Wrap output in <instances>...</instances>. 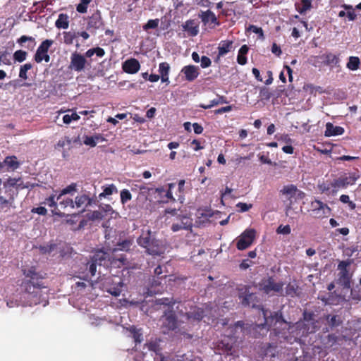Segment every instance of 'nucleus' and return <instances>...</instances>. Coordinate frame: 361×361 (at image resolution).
Listing matches in <instances>:
<instances>
[{
  "label": "nucleus",
  "instance_id": "nucleus-61",
  "mask_svg": "<svg viewBox=\"0 0 361 361\" xmlns=\"http://www.w3.org/2000/svg\"><path fill=\"white\" fill-rule=\"evenodd\" d=\"M290 232L291 228L289 225H280L276 229V233L279 234L288 235L290 233Z\"/></svg>",
  "mask_w": 361,
  "mask_h": 361
},
{
  "label": "nucleus",
  "instance_id": "nucleus-18",
  "mask_svg": "<svg viewBox=\"0 0 361 361\" xmlns=\"http://www.w3.org/2000/svg\"><path fill=\"white\" fill-rule=\"evenodd\" d=\"M233 41L231 40H222L219 44L218 47V55L215 60L216 62H218L220 59V57L226 55L228 53L232 47H233Z\"/></svg>",
  "mask_w": 361,
  "mask_h": 361
},
{
  "label": "nucleus",
  "instance_id": "nucleus-21",
  "mask_svg": "<svg viewBox=\"0 0 361 361\" xmlns=\"http://www.w3.org/2000/svg\"><path fill=\"white\" fill-rule=\"evenodd\" d=\"M192 228V221L186 216H183L180 223L173 224L171 226V230L173 232H177L181 229L191 230Z\"/></svg>",
  "mask_w": 361,
  "mask_h": 361
},
{
  "label": "nucleus",
  "instance_id": "nucleus-33",
  "mask_svg": "<svg viewBox=\"0 0 361 361\" xmlns=\"http://www.w3.org/2000/svg\"><path fill=\"white\" fill-rule=\"evenodd\" d=\"M99 140H103L101 135H96L94 136H85L83 140V142L85 145L94 147L97 145V142Z\"/></svg>",
  "mask_w": 361,
  "mask_h": 361
},
{
  "label": "nucleus",
  "instance_id": "nucleus-28",
  "mask_svg": "<svg viewBox=\"0 0 361 361\" xmlns=\"http://www.w3.org/2000/svg\"><path fill=\"white\" fill-rule=\"evenodd\" d=\"M248 51H249V47L246 44L243 45L240 48V49L238 51V56H237V62L240 65L243 66L247 63V57L245 56V55L247 54Z\"/></svg>",
  "mask_w": 361,
  "mask_h": 361
},
{
  "label": "nucleus",
  "instance_id": "nucleus-36",
  "mask_svg": "<svg viewBox=\"0 0 361 361\" xmlns=\"http://www.w3.org/2000/svg\"><path fill=\"white\" fill-rule=\"evenodd\" d=\"M76 191H77V183H72L71 184H70L69 185H68L67 187L64 188L63 189H62L61 190L60 193L56 197V200L57 201L59 200L63 195H65L67 194H71Z\"/></svg>",
  "mask_w": 361,
  "mask_h": 361
},
{
  "label": "nucleus",
  "instance_id": "nucleus-39",
  "mask_svg": "<svg viewBox=\"0 0 361 361\" xmlns=\"http://www.w3.org/2000/svg\"><path fill=\"white\" fill-rule=\"evenodd\" d=\"M281 192L288 196V198L290 200L295 197V192H297V187L293 184L288 185L283 187Z\"/></svg>",
  "mask_w": 361,
  "mask_h": 361
},
{
  "label": "nucleus",
  "instance_id": "nucleus-5",
  "mask_svg": "<svg viewBox=\"0 0 361 361\" xmlns=\"http://www.w3.org/2000/svg\"><path fill=\"white\" fill-rule=\"evenodd\" d=\"M174 187L173 183L169 184V189L165 190L163 187L156 189L149 188L146 186L140 187L142 192L152 191L157 195L155 198H157V202L159 203H167L169 201L175 202L176 199L173 197L171 188Z\"/></svg>",
  "mask_w": 361,
  "mask_h": 361
},
{
  "label": "nucleus",
  "instance_id": "nucleus-29",
  "mask_svg": "<svg viewBox=\"0 0 361 361\" xmlns=\"http://www.w3.org/2000/svg\"><path fill=\"white\" fill-rule=\"evenodd\" d=\"M183 29L188 32L191 36H196L198 34L199 28L193 20H188L183 25Z\"/></svg>",
  "mask_w": 361,
  "mask_h": 361
},
{
  "label": "nucleus",
  "instance_id": "nucleus-55",
  "mask_svg": "<svg viewBox=\"0 0 361 361\" xmlns=\"http://www.w3.org/2000/svg\"><path fill=\"white\" fill-rule=\"evenodd\" d=\"M159 19H150L147 21V23L143 26L144 30L147 31L149 29H155L159 25Z\"/></svg>",
  "mask_w": 361,
  "mask_h": 361
},
{
  "label": "nucleus",
  "instance_id": "nucleus-11",
  "mask_svg": "<svg viewBox=\"0 0 361 361\" xmlns=\"http://www.w3.org/2000/svg\"><path fill=\"white\" fill-rule=\"evenodd\" d=\"M205 313L202 308L192 307L185 313L187 320L192 324H198L204 317Z\"/></svg>",
  "mask_w": 361,
  "mask_h": 361
},
{
  "label": "nucleus",
  "instance_id": "nucleus-41",
  "mask_svg": "<svg viewBox=\"0 0 361 361\" xmlns=\"http://www.w3.org/2000/svg\"><path fill=\"white\" fill-rule=\"evenodd\" d=\"M123 287V283L121 281H119L117 283H115V286H111L109 288H106V291L110 293L111 295L114 296H118L120 295L122 290L121 288Z\"/></svg>",
  "mask_w": 361,
  "mask_h": 361
},
{
  "label": "nucleus",
  "instance_id": "nucleus-37",
  "mask_svg": "<svg viewBox=\"0 0 361 361\" xmlns=\"http://www.w3.org/2000/svg\"><path fill=\"white\" fill-rule=\"evenodd\" d=\"M331 185L332 187V190L331 191V193L334 195L336 194L339 188H345V183H343V180L342 178L340 176L339 178L334 179L331 183Z\"/></svg>",
  "mask_w": 361,
  "mask_h": 361
},
{
  "label": "nucleus",
  "instance_id": "nucleus-16",
  "mask_svg": "<svg viewBox=\"0 0 361 361\" xmlns=\"http://www.w3.org/2000/svg\"><path fill=\"white\" fill-rule=\"evenodd\" d=\"M54 40L52 39H45L39 44L36 53L34 56V59L36 61L43 55L48 54V51L50 47L53 45Z\"/></svg>",
  "mask_w": 361,
  "mask_h": 361
},
{
  "label": "nucleus",
  "instance_id": "nucleus-47",
  "mask_svg": "<svg viewBox=\"0 0 361 361\" xmlns=\"http://www.w3.org/2000/svg\"><path fill=\"white\" fill-rule=\"evenodd\" d=\"M246 31L252 32L258 35V38L259 39L264 40L265 38L262 28L255 25H250L249 27L246 29Z\"/></svg>",
  "mask_w": 361,
  "mask_h": 361
},
{
  "label": "nucleus",
  "instance_id": "nucleus-40",
  "mask_svg": "<svg viewBox=\"0 0 361 361\" xmlns=\"http://www.w3.org/2000/svg\"><path fill=\"white\" fill-rule=\"evenodd\" d=\"M339 280L344 288H349L350 287V277L348 270L341 271Z\"/></svg>",
  "mask_w": 361,
  "mask_h": 361
},
{
  "label": "nucleus",
  "instance_id": "nucleus-48",
  "mask_svg": "<svg viewBox=\"0 0 361 361\" xmlns=\"http://www.w3.org/2000/svg\"><path fill=\"white\" fill-rule=\"evenodd\" d=\"M32 68L30 63H25L20 66L19 71V77L23 80L27 79V72Z\"/></svg>",
  "mask_w": 361,
  "mask_h": 361
},
{
  "label": "nucleus",
  "instance_id": "nucleus-27",
  "mask_svg": "<svg viewBox=\"0 0 361 361\" xmlns=\"http://www.w3.org/2000/svg\"><path fill=\"white\" fill-rule=\"evenodd\" d=\"M341 177L345 183V186L347 188L348 185H353L355 184L357 180L360 178V176L357 173L353 172L341 176Z\"/></svg>",
  "mask_w": 361,
  "mask_h": 361
},
{
  "label": "nucleus",
  "instance_id": "nucleus-52",
  "mask_svg": "<svg viewBox=\"0 0 361 361\" xmlns=\"http://www.w3.org/2000/svg\"><path fill=\"white\" fill-rule=\"evenodd\" d=\"M56 247V244L55 243H49L46 245H41L39 247V250L42 254H49L53 252Z\"/></svg>",
  "mask_w": 361,
  "mask_h": 361
},
{
  "label": "nucleus",
  "instance_id": "nucleus-58",
  "mask_svg": "<svg viewBox=\"0 0 361 361\" xmlns=\"http://www.w3.org/2000/svg\"><path fill=\"white\" fill-rule=\"evenodd\" d=\"M175 300L169 299L168 298H164L159 300V304L168 306V308H172L173 310V305H175Z\"/></svg>",
  "mask_w": 361,
  "mask_h": 361
},
{
  "label": "nucleus",
  "instance_id": "nucleus-34",
  "mask_svg": "<svg viewBox=\"0 0 361 361\" xmlns=\"http://www.w3.org/2000/svg\"><path fill=\"white\" fill-rule=\"evenodd\" d=\"M326 320L331 328L337 327L342 323L338 315L328 314L326 316Z\"/></svg>",
  "mask_w": 361,
  "mask_h": 361
},
{
  "label": "nucleus",
  "instance_id": "nucleus-19",
  "mask_svg": "<svg viewBox=\"0 0 361 361\" xmlns=\"http://www.w3.org/2000/svg\"><path fill=\"white\" fill-rule=\"evenodd\" d=\"M103 25L100 12L97 11L90 18L87 22V28H93L97 30Z\"/></svg>",
  "mask_w": 361,
  "mask_h": 361
},
{
  "label": "nucleus",
  "instance_id": "nucleus-1",
  "mask_svg": "<svg viewBox=\"0 0 361 361\" xmlns=\"http://www.w3.org/2000/svg\"><path fill=\"white\" fill-rule=\"evenodd\" d=\"M25 279L20 284V299L26 305L32 306L47 302L48 287L44 282V276L37 271L35 267L23 269Z\"/></svg>",
  "mask_w": 361,
  "mask_h": 361
},
{
  "label": "nucleus",
  "instance_id": "nucleus-42",
  "mask_svg": "<svg viewBox=\"0 0 361 361\" xmlns=\"http://www.w3.org/2000/svg\"><path fill=\"white\" fill-rule=\"evenodd\" d=\"M94 54L98 57H103L105 55V51L103 48L98 47L90 49L85 52V56L87 58L92 57Z\"/></svg>",
  "mask_w": 361,
  "mask_h": 361
},
{
  "label": "nucleus",
  "instance_id": "nucleus-13",
  "mask_svg": "<svg viewBox=\"0 0 361 361\" xmlns=\"http://www.w3.org/2000/svg\"><path fill=\"white\" fill-rule=\"evenodd\" d=\"M185 76V80L192 82L200 75L199 68L194 65L185 66L180 71Z\"/></svg>",
  "mask_w": 361,
  "mask_h": 361
},
{
  "label": "nucleus",
  "instance_id": "nucleus-38",
  "mask_svg": "<svg viewBox=\"0 0 361 361\" xmlns=\"http://www.w3.org/2000/svg\"><path fill=\"white\" fill-rule=\"evenodd\" d=\"M26 42H30L27 44V48L29 49H32L35 46V38L32 37H28L26 35L21 36L19 39H18L17 42L20 45L23 46V44Z\"/></svg>",
  "mask_w": 361,
  "mask_h": 361
},
{
  "label": "nucleus",
  "instance_id": "nucleus-4",
  "mask_svg": "<svg viewBox=\"0 0 361 361\" xmlns=\"http://www.w3.org/2000/svg\"><path fill=\"white\" fill-rule=\"evenodd\" d=\"M251 287L250 286L241 285L238 288V298L243 307H252L253 308L257 307V303L259 302L256 293L250 292Z\"/></svg>",
  "mask_w": 361,
  "mask_h": 361
},
{
  "label": "nucleus",
  "instance_id": "nucleus-44",
  "mask_svg": "<svg viewBox=\"0 0 361 361\" xmlns=\"http://www.w3.org/2000/svg\"><path fill=\"white\" fill-rule=\"evenodd\" d=\"M63 43L67 45H71L73 43V40L78 37L75 32H63Z\"/></svg>",
  "mask_w": 361,
  "mask_h": 361
},
{
  "label": "nucleus",
  "instance_id": "nucleus-31",
  "mask_svg": "<svg viewBox=\"0 0 361 361\" xmlns=\"http://www.w3.org/2000/svg\"><path fill=\"white\" fill-rule=\"evenodd\" d=\"M4 163L8 167V170L11 169V171H15L20 166V163L16 156L6 157Z\"/></svg>",
  "mask_w": 361,
  "mask_h": 361
},
{
  "label": "nucleus",
  "instance_id": "nucleus-64",
  "mask_svg": "<svg viewBox=\"0 0 361 361\" xmlns=\"http://www.w3.org/2000/svg\"><path fill=\"white\" fill-rule=\"evenodd\" d=\"M358 288V286H357L355 288H353L351 289L350 291V298L353 300L360 301L361 300V293L360 291H357L356 288Z\"/></svg>",
  "mask_w": 361,
  "mask_h": 361
},
{
  "label": "nucleus",
  "instance_id": "nucleus-24",
  "mask_svg": "<svg viewBox=\"0 0 361 361\" xmlns=\"http://www.w3.org/2000/svg\"><path fill=\"white\" fill-rule=\"evenodd\" d=\"M324 59V64L331 67H340V59L332 53H327L322 56Z\"/></svg>",
  "mask_w": 361,
  "mask_h": 361
},
{
  "label": "nucleus",
  "instance_id": "nucleus-3",
  "mask_svg": "<svg viewBox=\"0 0 361 361\" xmlns=\"http://www.w3.org/2000/svg\"><path fill=\"white\" fill-rule=\"evenodd\" d=\"M161 329L164 334L175 331L178 326V319L176 314L172 308H167L161 317Z\"/></svg>",
  "mask_w": 361,
  "mask_h": 361
},
{
  "label": "nucleus",
  "instance_id": "nucleus-30",
  "mask_svg": "<svg viewBox=\"0 0 361 361\" xmlns=\"http://www.w3.org/2000/svg\"><path fill=\"white\" fill-rule=\"evenodd\" d=\"M133 244V239H125L121 242L117 243L116 247L114 249V251H126L128 252L130 250L131 246Z\"/></svg>",
  "mask_w": 361,
  "mask_h": 361
},
{
  "label": "nucleus",
  "instance_id": "nucleus-23",
  "mask_svg": "<svg viewBox=\"0 0 361 361\" xmlns=\"http://www.w3.org/2000/svg\"><path fill=\"white\" fill-rule=\"evenodd\" d=\"M14 196L13 194H10V197L8 199H6L3 196H0V212H8L11 207H13L14 203Z\"/></svg>",
  "mask_w": 361,
  "mask_h": 361
},
{
  "label": "nucleus",
  "instance_id": "nucleus-8",
  "mask_svg": "<svg viewBox=\"0 0 361 361\" xmlns=\"http://www.w3.org/2000/svg\"><path fill=\"white\" fill-rule=\"evenodd\" d=\"M259 286L261 290L269 294L271 292H281L284 284L282 282H276L273 277H269L267 279L262 280Z\"/></svg>",
  "mask_w": 361,
  "mask_h": 361
},
{
  "label": "nucleus",
  "instance_id": "nucleus-14",
  "mask_svg": "<svg viewBox=\"0 0 361 361\" xmlns=\"http://www.w3.org/2000/svg\"><path fill=\"white\" fill-rule=\"evenodd\" d=\"M123 71L128 74H135L137 73L140 68L139 61L134 58L127 59L122 64Z\"/></svg>",
  "mask_w": 361,
  "mask_h": 361
},
{
  "label": "nucleus",
  "instance_id": "nucleus-50",
  "mask_svg": "<svg viewBox=\"0 0 361 361\" xmlns=\"http://www.w3.org/2000/svg\"><path fill=\"white\" fill-rule=\"evenodd\" d=\"M91 2V0H80V4L76 6V11L80 13H85L87 12V6Z\"/></svg>",
  "mask_w": 361,
  "mask_h": 361
},
{
  "label": "nucleus",
  "instance_id": "nucleus-51",
  "mask_svg": "<svg viewBox=\"0 0 361 361\" xmlns=\"http://www.w3.org/2000/svg\"><path fill=\"white\" fill-rule=\"evenodd\" d=\"M121 202L123 204H126L132 199V195L128 189H123L121 191Z\"/></svg>",
  "mask_w": 361,
  "mask_h": 361
},
{
  "label": "nucleus",
  "instance_id": "nucleus-12",
  "mask_svg": "<svg viewBox=\"0 0 361 361\" xmlns=\"http://www.w3.org/2000/svg\"><path fill=\"white\" fill-rule=\"evenodd\" d=\"M311 207L315 216L318 218L326 216L327 213H329L331 211L330 207L326 204L318 200H315L311 202Z\"/></svg>",
  "mask_w": 361,
  "mask_h": 361
},
{
  "label": "nucleus",
  "instance_id": "nucleus-35",
  "mask_svg": "<svg viewBox=\"0 0 361 361\" xmlns=\"http://www.w3.org/2000/svg\"><path fill=\"white\" fill-rule=\"evenodd\" d=\"M360 60L357 56H350L346 67L350 71H356L359 68Z\"/></svg>",
  "mask_w": 361,
  "mask_h": 361
},
{
  "label": "nucleus",
  "instance_id": "nucleus-62",
  "mask_svg": "<svg viewBox=\"0 0 361 361\" xmlns=\"http://www.w3.org/2000/svg\"><path fill=\"white\" fill-rule=\"evenodd\" d=\"M331 183H327L325 182H323L322 183L318 184V188L319 191L322 193H328L331 192L330 189L331 188Z\"/></svg>",
  "mask_w": 361,
  "mask_h": 361
},
{
  "label": "nucleus",
  "instance_id": "nucleus-17",
  "mask_svg": "<svg viewBox=\"0 0 361 361\" xmlns=\"http://www.w3.org/2000/svg\"><path fill=\"white\" fill-rule=\"evenodd\" d=\"M150 247L146 252L148 255L152 256H161L165 252V248L159 240H154Z\"/></svg>",
  "mask_w": 361,
  "mask_h": 361
},
{
  "label": "nucleus",
  "instance_id": "nucleus-25",
  "mask_svg": "<svg viewBox=\"0 0 361 361\" xmlns=\"http://www.w3.org/2000/svg\"><path fill=\"white\" fill-rule=\"evenodd\" d=\"M127 331L130 333V336L134 339L136 344L142 342V333L141 329H137L135 326H131L127 328Z\"/></svg>",
  "mask_w": 361,
  "mask_h": 361
},
{
  "label": "nucleus",
  "instance_id": "nucleus-57",
  "mask_svg": "<svg viewBox=\"0 0 361 361\" xmlns=\"http://www.w3.org/2000/svg\"><path fill=\"white\" fill-rule=\"evenodd\" d=\"M326 344L330 347H332L335 345L338 341V336L334 334H329L326 337Z\"/></svg>",
  "mask_w": 361,
  "mask_h": 361
},
{
  "label": "nucleus",
  "instance_id": "nucleus-26",
  "mask_svg": "<svg viewBox=\"0 0 361 361\" xmlns=\"http://www.w3.org/2000/svg\"><path fill=\"white\" fill-rule=\"evenodd\" d=\"M68 16L66 13H60L55 22V26L58 29H67L69 26Z\"/></svg>",
  "mask_w": 361,
  "mask_h": 361
},
{
  "label": "nucleus",
  "instance_id": "nucleus-63",
  "mask_svg": "<svg viewBox=\"0 0 361 361\" xmlns=\"http://www.w3.org/2000/svg\"><path fill=\"white\" fill-rule=\"evenodd\" d=\"M236 207L238 209L240 212H245L248 211L252 207V204H247L244 202H238L236 204Z\"/></svg>",
  "mask_w": 361,
  "mask_h": 361
},
{
  "label": "nucleus",
  "instance_id": "nucleus-6",
  "mask_svg": "<svg viewBox=\"0 0 361 361\" xmlns=\"http://www.w3.org/2000/svg\"><path fill=\"white\" fill-rule=\"evenodd\" d=\"M256 231L254 229H246L236 239V247L239 250H243L249 247L255 238Z\"/></svg>",
  "mask_w": 361,
  "mask_h": 361
},
{
  "label": "nucleus",
  "instance_id": "nucleus-56",
  "mask_svg": "<svg viewBox=\"0 0 361 361\" xmlns=\"http://www.w3.org/2000/svg\"><path fill=\"white\" fill-rule=\"evenodd\" d=\"M59 205L61 208L70 207L71 209L75 208L74 201L71 198L63 199L59 202Z\"/></svg>",
  "mask_w": 361,
  "mask_h": 361
},
{
  "label": "nucleus",
  "instance_id": "nucleus-7",
  "mask_svg": "<svg viewBox=\"0 0 361 361\" xmlns=\"http://www.w3.org/2000/svg\"><path fill=\"white\" fill-rule=\"evenodd\" d=\"M94 196V194H91L90 192L86 191L78 195L74 200L75 207L78 209L82 208V212H83L85 207L96 202Z\"/></svg>",
  "mask_w": 361,
  "mask_h": 361
},
{
  "label": "nucleus",
  "instance_id": "nucleus-46",
  "mask_svg": "<svg viewBox=\"0 0 361 361\" xmlns=\"http://www.w3.org/2000/svg\"><path fill=\"white\" fill-rule=\"evenodd\" d=\"M345 10L347 11L346 16L349 20L353 21L356 19L357 15L353 6L348 4H343L341 6Z\"/></svg>",
  "mask_w": 361,
  "mask_h": 361
},
{
  "label": "nucleus",
  "instance_id": "nucleus-20",
  "mask_svg": "<svg viewBox=\"0 0 361 361\" xmlns=\"http://www.w3.org/2000/svg\"><path fill=\"white\" fill-rule=\"evenodd\" d=\"M344 128L341 126H335L331 123H327L324 135L326 137L341 135L344 133Z\"/></svg>",
  "mask_w": 361,
  "mask_h": 361
},
{
  "label": "nucleus",
  "instance_id": "nucleus-22",
  "mask_svg": "<svg viewBox=\"0 0 361 361\" xmlns=\"http://www.w3.org/2000/svg\"><path fill=\"white\" fill-rule=\"evenodd\" d=\"M109 255L108 253L102 250H99L94 252L91 259L98 264V265L102 266L106 264V262L109 260Z\"/></svg>",
  "mask_w": 361,
  "mask_h": 361
},
{
  "label": "nucleus",
  "instance_id": "nucleus-49",
  "mask_svg": "<svg viewBox=\"0 0 361 361\" xmlns=\"http://www.w3.org/2000/svg\"><path fill=\"white\" fill-rule=\"evenodd\" d=\"M27 56V53L23 50H17L13 54V59L16 61L21 63L24 61Z\"/></svg>",
  "mask_w": 361,
  "mask_h": 361
},
{
  "label": "nucleus",
  "instance_id": "nucleus-10",
  "mask_svg": "<svg viewBox=\"0 0 361 361\" xmlns=\"http://www.w3.org/2000/svg\"><path fill=\"white\" fill-rule=\"evenodd\" d=\"M233 340L228 336H224L216 343V350L219 354L233 355Z\"/></svg>",
  "mask_w": 361,
  "mask_h": 361
},
{
  "label": "nucleus",
  "instance_id": "nucleus-45",
  "mask_svg": "<svg viewBox=\"0 0 361 361\" xmlns=\"http://www.w3.org/2000/svg\"><path fill=\"white\" fill-rule=\"evenodd\" d=\"M114 192H117L116 187L114 184L108 185L104 188L103 192L99 195V197L102 199L112 195Z\"/></svg>",
  "mask_w": 361,
  "mask_h": 361
},
{
  "label": "nucleus",
  "instance_id": "nucleus-43",
  "mask_svg": "<svg viewBox=\"0 0 361 361\" xmlns=\"http://www.w3.org/2000/svg\"><path fill=\"white\" fill-rule=\"evenodd\" d=\"M296 10L300 13L302 14L305 13L307 10H310L312 7V4L310 0H302L300 4H295Z\"/></svg>",
  "mask_w": 361,
  "mask_h": 361
},
{
  "label": "nucleus",
  "instance_id": "nucleus-53",
  "mask_svg": "<svg viewBox=\"0 0 361 361\" xmlns=\"http://www.w3.org/2000/svg\"><path fill=\"white\" fill-rule=\"evenodd\" d=\"M170 66L167 62L160 63L159 65V73L160 75H169Z\"/></svg>",
  "mask_w": 361,
  "mask_h": 361
},
{
  "label": "nucleus",
  "instance_id": "nucleus-32",
  "mask_svg": "<svg viewBox=\"0 0 361 361\" xmlns=\"http://www.w3.org/2000/svg\"><path fill=\"white\" fill-rule=\"evenodd\" d=\"M153 238L152 236V232L150 230H147L146 231H142V234L137 239V244L141 245H146L147 243L152 240Z\"/></svg>",
  "mask_w": 361,
  "mask_h": 361
},
{
  "label": "nucleus",
  "instance_id": "nucleus-59",
  "mask_svg": "<svg viewBox=\"0 0 361 361\" xmlns=\"http://www.w3.org/2000/svg\"><path fill=\"white\" fill-rule=\"evenodd\" d=\"M3 63L4 65H11V60L8 57V53L5 51L0 52V65Z\"/></svg>",
  "mask_w": 361,
  "mask_h": 361
},
{
  "label": "nucleus",
  "instance_id": "nucleus-60",
  "mask_svg": "<svg viewBox=\"0 0 361 361\" xmlns=\"http://www.w3.org/2000/svg\"><path fill=\"white\" fill-rule=\"evenodd\" d=\"M259 97L262 100H269L271 97V93L268 88L262 87L259 92Z\"/></svg>",
  "mask_w": 361,
  "mask_h": 361
},
{
  "label": "nucleus",
  "instance_id": "nucleus-54",
  "mask_svg": "<svg viewBox=\"0 0 361 361\" xmlns=\"http://www.w3.org/2000/svg\"><path fill=\"white\" fill-rule=\"evenodd\" d=\"M86 217L88 220L94 221L102 219L104 217V215L99 211H93L92 212L87 213L86 214Z\"/></svg>",
  "mask_w": 361,
  "mask_h": 361
},
{
  "label": "nucleus",
  "instance_id": "nucleus-2",
  "mask_svg": "<svg viewBox=\"0 0 361 361\" xmlns=\"http://www.w3.org/2000/svg\"><path fill=\"white\" fill-rule=\"evenodd\" d=\"M263 316L264 317V322L262 324H257V327L259 329H267L272 328V331L270 336L274 334L280 340V342L288 340V334L291 327L290 323L287 322L283 317L281 312H275L271 314L270 316L267 315V311L262 309Z\"/></svg>",
  "mask_w": 361,
  "mask_h": 361
},
{
  "label": "nucleus",
  "instance_id": "nucleus-9",
  "mask_svg": "<svg viewBox=\"0 0 361 361\" xmlns=\"http://www.w3.org/2000/svg\"><path fill=\"white\" fill-rule=\"evenodd\" d=\"M85 55L83 56L78 52H74L71 56V63L69 68L76 72L82 71L87 63Z\"/></svg>",
  "mask_w": 361,
  "mask_h": 361
},
{
  "label": "nucleus",
  "instance_id": "nucleus-15",
  "mask_svg": "<svg viewBox=\"0 0 361 361\" xmlns=\"http://www.w3.org/2000/svg\"><path fill=\"white\" fill-rule=\"evenodd\" d=\"M198 16L204 25H207L209 23L214 24V25H220V22L217 19L216 15L211 10L201 11Z\"/></svg>",
  "mask_w": 361,
  "mask_h": 361
}]
</instances>
